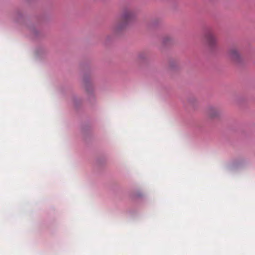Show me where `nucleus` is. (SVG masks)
Wrapping results in <instances>:
<instances>
[{"instance_id": "15", "label": "nucleus", "mask_w": 255, "mask_h": 255, "mask_svg": "<svg viewBox=\"0 0 255 255\" xmlns=\"http://www.w3.org/2000/svg\"><path fill=\"white\" fill-rule=\"evenodd\" d=\"M74 101L75 104H76V99H74Z\"/></svg>"}, {"instance_id": "4", "label": "nucleus", "mask_w": 255, "mask_h": 255, "mask_svg": "<svg viewBox=\"0 0 255 255\" xmlns=\"http://www.w3.org/2000/svg\"><path fill=\"white\" fill-rule=\"evenodd\" d=\"M83 85L85 90L90 97L94 98L93 92L94 86L90 77L87 75H84L83 77Z\"/></svg>"}, {"instance_id": "2", "label": "nucleus", "mask_w": 255, "mask_h": 255, "mask_svg": "<svg viewBox=\"0 0 255 255\" xmlns=\"http://www.w3.org/2000/svg\"><path fill=\"white\" fill-rule=\"evenodd\" d=\"M204 40L209 52L214 53L218 49V39L212 29H205L204 32Z\"/></svg>"}, {"instance_id": "5", "label": "nucleus", "mask_w": 255, "mask_h": 255, "mask_svg": "<svg viewBox=\"0 0 255 255\" xmlns=\"http://www.w3.org/2000/svg\"><path fill=\"white\" fill-rule=\"evenodd\" d=\"M28 28L31 36L34 39H40L44 38L46 36V34L44 31L38 29L33 25L28 26Z\"/></svg>"}, {"instance_id": "7", "label": "nucleus", "mask_w": 255, "mask_h": 255, "mask_svg": "<svg viewBox=\"0 0 255 255\" xmlns=\"http://www.w3.org/2000/svg\"><path fill=\"white\" fill-rule=\"evenodd\" d=\"M149 53L147 51H140L137 55V60L138 62H147L148 59Z\"/></svg>"}, {"instance_id": "14", "label": "nucleus", "mask_w": 255, "mask_h": 255, "mask_svg": "<svg viewBox=\"0 0 255 255\" xmlns=\"http://www.w3.org/2000/svg\"><path fill=\"white\" fill-rule=\"evenodd\" d=\"M109 37H110V36H108L107 37V40H109Z\"/></svg>"}, {"instance_id": "1", "label": "nucleus", "mask_w": 255, "mask_h": 255, "mask_svg": "<svg viewBox=\"0 0 255 255\" xmlns=\"http://www.w3.org/2000/svg\"><path fill=\"white\" fill-rule=\"evenodd\" d=\"M138 9L133 5L124 6L120 14V21L115 23L112 27V32L118 35L124 30L128 25L133 23L136 20Z\"/></svg>"}, {"instance_id": "11", "label": "nucleus", "mask_w": 255, "mask_h": 255, "mask_svg": "<svg viewBox=\"0 0 255 255\" xmlns=\"http://www.w3.org/2000/svg\"><path fill=\"white\" fill-rule=\"evenodd\" d=\"M187 102L189 104L194 106L197 102V99L194 97L191 96L188 98Z\"/></svg>"}, {"instance_id": "12", "label": "nucleus", "mask_w": 255, "mask_h": 255, "mask_svg": "<svg viewBox=\"0 0 255 255\" xmlns=\"http://www.w3.org/2000/svg\"><path fill=\"white\" fill-rule=\"evenodd\" d=\"M161 22V20L159 18H154L151 21L150 24L152 26H157Z\"/></svg>"}, {"instance_id": "3", "label": "nucleus", "mask_w": 255, "mask_h": 255, "mask_svg": "<svg viewBox=\"0 0 255 255\" xmlns=\"http://www.w3.org/2000/svg\"><path fill=\"white\" fill-rule=\"evenodd\" d=\"M228 56L232 62L237 65H242L245 62L244 57L237 47L230 48L228 51Z\"/></svg>"}, {"instance_id": "9", "label": "nucleus", "mask_w": 255, "mask_h": 255, "mask_svg": "<svg viewBox=\"0 0 255 255\" xmlns=\"http://www.w3.org/2000/svg\"><path fill=\"white\" fill-rule=\"evenodd\" d=\"M173 38L168 35L164 36L162 38V43L163 45L167 46L172 43Z\"/></svg>"}, {"instance_id": "6", "label": "nucleus", "mask_w": 255, "mask_h": 255, "mask_svg": "<svg viewBox=\"0 0 255 255\" xmlns=\"http://www.w3.org/2000/svg\"><path fill=\"white\" fill-rule=\"evenodd\" d=\"M206 113L208 117L212 119L217 118L220 116L222 112L218 107L210 106L206 110Z\"/></svg>"}, {"instance_id": "10", "label": "nucleus", "mask_w": 255, "mask_h": 255, "mask_svg": "<svg viewBox=\"0 0 255 255\" xmlns=\"http://www.w3.org/2000/svg\"><path fill=\"white\" fill-rule=\"evenodd\" d=\"M169 66L171 69L174 70L179 67V64L177 61L174 59H170L169 61Z\"/></svg>"}, {"instance_id": "13", "label": "nucleus", "mask_w": 255, "mask_h": 255, "mask_svg": "<svg viewBox=\"0 0 255 255\" xmlns=\"http://www.w3.org/2000/svg\"><path fill=\"white\" fill-rule=\"evenodd\" d=\"M142 195L141 193H137L133 195L134 198H139L142 197Z\"/></svg>"}, {"instance_id": "8", "label": "nucleus", "mask_w": 255, "mask_h": 255, "mask_svg": "<svg viewBox=\"0 0 255 255\" xmlns=\"http://www.w3.org/2000/svg\"><path fill=\"white\" fill-rule=\"evenodd\" d=\"M13 18L15 21L20 22L23 20V15L20 10H17L14 12Z\"/></svg>"}]
</instances>
